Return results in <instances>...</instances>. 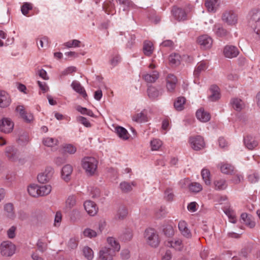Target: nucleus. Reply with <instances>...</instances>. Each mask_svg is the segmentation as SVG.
Masks as SVG:
<instances>
[{"mask_svg":"<svg viewBox=\"0 0 260 260\" xmlns=\"http://www.w3.org/2000/svg\"><path fill=\"white\" fill-rule=\"evenodd\" d=\"M98 161L93 157H85L81 161V166L88 176L94 175L98 169Z\"/></svg>","mask_w":260,"mask_h":260,"instance_id":"nucleus-1","label":"nucleus"},{"mask_svg":"<svg viewBox=\"0 0 260 260\" xmlns=\"http://www.w3.org/2000/svg\"><path fill=\"white\" fill-rule=\"evenodd\" d=\"M146 243L152 247H156L159 244L160 240L156 231L153 229H147L144 235Z\"/></svg>","mask_w":260,"mask_h":260,"instance_id":"nucleus-2","label":"nucleus"},{"mask_svg":"<svg viewBox=\"0 0 260 260\" xmlns=\"http://www.w3.org/2000/svg\"><path fill=\"white\" fill-rule=\"evenodd\" d=\"M250 23L254 32L260 39V9L252 11Z\"/></svg>","mask_w":260,"mask_h":260,"instance_id":"nucleus-3","label":"nucleus"},{"mask_svg":"<svg viewBox=\"0 0 260 260\" xmlns=\"http://www.w3.org/2000/svg\"><path fill=\"white\" fill-rule=\"evenodd\" d=\"M16 251V246L9 241L3 242L0 245V253L4 256H11Z\"/></svg>","mask_w":260,"mask_h":260,"instance_id":"nucleus-4","label":"nucleus"},{"mask_svg":"<svg viewBox=\"0 0 260 260\" xmlns=\"http://www.w3.org/2000/svg\"><path fill=\"white\" fill-rule=\"evenodd\" d=\"M222 20L228 25L235 26L238 23V16L235 12L232 10H228L223 13Z\"/></svg>","mask_w":260,"mask_h":260,"instance_id":"nucleus-5","label":"nucleus"},{"mask_svg":"<svg viewBox=\"0 0 260 260\" xmlns=\"http://www.w3.org/2000/svg\"><path fill=\"white\" fill-rule=\"evenodd\" d=\"M54 173L53 167L48 166L43 172L38 174L37 179L40 183L44 184L49 182L52 178Z\"/></svg>","mask_w":260,"mask_h":260,"instance_id":"nucleus-6","label":"nucleus"},{"mask_svg":"<svg viewBox=\"0 0 260 260\" xmlns=\"http://www.w3.org/2000/svg\"><path fill=\"white\" fill-rule=\"evenodd\" d=\"M188 142L190 147L196 151L202 149L205 147L204 140L200 136L190 137L189 138Z\"/></svg>","mask_w":260,"mask_h":260,"instance_id":"nucleus-7","label":"nucleus"},{"mask_svg":"<svg viewBox=\"0 0 260 260\" xmlns=\"http://www.w3.org/2000/svg\"><path fill=\"white\" fill-rule=\"evenodd\" d=\"M115 253L109 247L106 246L102 247L99 253V260H113Z\"/></svg>","mask_w":260,"mask_h":260,"instance_id":"nucleus-8","label":"nucleus"},{"mask_svg":"<svg viewBox=\"0 0 260 260\" xmlns=\"http://www.w3.org/2000/svg\"><path fill=\"white\" fill-rule=\"evenodd\" d=\"M14 128V123L8 118H4L0 120V131L8 134L11 133Z\"/></svg>","mask_w":260,"mask_h":260,"instance_id":"nucleus-9","label":"nucleus"},{"mask_svg":"<svg viewBox=\"0 0 260 260\" xmlns=\"http://www.w3.org/2000/svg\"><path fill=\"white\" fill-rule=\"evenodd\" d=\"M73 171V167L70 164L63 166L61 171V178L64 181L68 182L71 178V175Z\"/></svg>","mask_w":260,"mask_h":260,"instance_id":"nucleus-10","label":"nucleus"},{"mask_svg":"<svg viewBox=\"0 0 260 260\" xmlns=\"http://www.w3.org/2000/svg\"><path fill=\"white\" fill-rule=\"evenodd\" d=\"M5 153L6 156L11 161L17 159L19 155L18 150L13 146H7Z\"/></svg>","mask_w":260,"mask_h":260,"instance_id":"nucleus-11","label":"nucleus"},{"mask_svg":"<svg viewBox=\"0 0 260 260\" xmlns=\"http://www.w3.org/2000/svg\"><path fill=\"white\" fill-rule=\"evenodd\" d=\"M223 52L224 55L229 58L236 57L239 53L238 49L232 45H226L225 46Z\"/></svg>","mask_w":260,"mask_h":260,"instance_id":"nucleus-12","label":"nucleus"},{"mask_svg":"<svg viewBox=\"0 0 260 260\" xmlns=\"http://www.w3.org/2000/svg\"><path fill=\"white\" fill-rule=\"evenodd\" d=\"M197 42L199 45H200L202 48L204 49L210 48L212 44V40L211 38L206 35L199 37Z\"/></svg>","mask_w":260,"mask_h":260,"instance_id":"nucleus-13","label":"nucleus"},{"mask_svg":"<svg viewBox=\"0 0 260 260\" xmlns=\"http://www.w3.org/2000/svg\"><path fill=\"white\" fill-rule=\"evenodd\" d=\"M208 98L211 102L216 101L220 98V90L218 86L213 85L210 87Z\"/></svg>","mask_w":260,"mask_h":260,"instance_id":"nucleus-14","label":"nucleus"},{"mask_svg":"<svg viewBox=\"0 0 260 260\" xmlns=\"http://www.w3.org/2000/svg\"><path fill=\"white\" fill-rule=\"evenodd\" d=\"M4 214L9 219L11 220L15 218V212L14 207L13 204L8 203L4 206Z\"/></svg>","mask_w":260,"mask_h":260,"instance_id":"nucleus-15","label":"nucleus"},{"mask_svg":"<svg viewBox=\"0 0 260 260\" xmlns=\"http://www.w3.org/2000/svg\"><path fill=\"white\" fill-rule=\"evenodd\" d=\"M84 207L87 213L90 216H94L98 212L96 205L91 201H86L84 203Z\"/></svg>","mask_w":260,"mask_h":260,"instance_id":"nucleus-16","label":"nucleus"},{"mask_svg":"<svg viewBox=\"0 0 260 260\" xmlns=\"http://www.w3.org/2000/svg\"><path fill=\"white\" fill-rule=\"evenodd\" d=\"M178 229L184 237L190 238L192 236L191 232L188 228L187 223L183 220L180 221L178 223Z\"/></svg>","mask_w":260,"mask_h":260,"instance_id":"nucleus-17","label":"nucleus"},{"mask_svg":"<svg viewBox=\"0 0 260 260\" xmlns=\"http://www.w3.org/2000/svg\"><path fill=\"white\" fill-rule=\"evenodd\" d=\"M177 79L176 77L172 74H169L166 78V87L168 90L173 92L176 87Z\"/></svg>","mask_w":260,"mask_h":260,"instance_id":"nucleus-18","label":"nucleus"},{"mask_svg":"<svg viewBox=\"0 0 260 260\" xmlns=\"http://www.w3.org/2000/svg\"><path fill=\"white\" fill-rule=\"evenodd\" d=\"M213 31L215 35L220 38H225L229 35V32L220 24H215Z\"/></svg>","mask_w":260,"mask_h":260,"instance_id":"nucleus-19","label":"nucleus"},{"mask_svg":"<svg viewBox=\"0 0 260 260\" xmlns=\"http://www.w3.org/2000/svg\"><path fill=\"white\" fill-rule=\"evenodd\" d=\"M107 243L109 247L112 250L113 252L116 253L118 252L120 249V245L118 240L113 237H108L106 239Z\"/></svg>","mask_w":260,"mask_h":260,"instance_id":"nucleus-20","label":"nucleus"},{"mask_svg":"<svg viewBox=\"0 0 260 260\" xmlns=\"http://www.w3.org/2000/svg\"><path fill=\"white\" fill-rule=\"evenodd\" d=\"M11 102L9 94L5 91H0V107L9 106Z\"/></svg>","mask_w":260,"mask_h":260,"instance_id":"nucleus-21","label":"nucleus"},{"mask_svg":"<svg viewBox=\"0 0 260 260\" xmlns=\"http://www.w3.org/2000/svg\"><path fill=\"white\" fill-rule=\"evenodd\" d=\"M172 12L175 18L179 21L184 20L187 18V14L182 9L174 7Z\"/></svg>","mask_w":260,"mask_h":260,"instance_id":"nucleus-22","label":"nucleus"},{"mask_svg":"<svg viewBox=\"0 0 260 260\" xmlns=\"http://www.w3.org/2000/svg\"><path fill=\"white\" fill-rule=\"evenodd\" d=\"M196 117L198 120L203 122H207L211 118L210 113L205 111L204 109H200L197 111Z\"/></svg>","mask_w":260,"mask_h":260,"instance_id":"nucleus-23","label":"nucleus"},{"mask_svg":"<svg viewBox=\"0 0 260 260\" xmlns=\"http://www.w3.org/2000/svg\"><path fill=\"white\" fill-rule=\"evenodd\" d=\"M244 142L246 147L249 149H253L258 144V142L255 138L249 135L244 138Z\"/></svg>","mask_w":260,"mask_h":260,"instance_id":"nucleus-24","label":"nucleus"},{"mask_svg":"<svg viewBox=\"0 0 260 260\" xmlns=\"http://www.w3.org/2000/svg\"><path fill=\"white\" fill-rule=\"evenodd\" d=\"M205 6L210 12H215L219 6V0H206Z\"/></svg>","mask_w":260,"mask_h":260,"instance_id":"nucleus-25","label":"nucleus"},{"mask_svg":"<svg viewBox=\"0 0 260 260\" xmlns=\"http://www.w3.org/2000/svg\"><path fill=\"white\" fill-rule=\"evenodd\" d=\"M167 245L178 251L181 250L183 247L182 241L180 239H174L172 240L168 241Z\"/></svg>","mask_w":260,"mask_h":260,"instance_id":"nucleus-26","label":"nucleus"},{"mask_svg":"<svg viewBox=\"0 0 260 260\" xmlns=\"http://www.w3.org/2000/svg\"><path fill=\"white\" fill-rule=\"evenodd\" d=\"M159 74L157 71H153L151 73H147L143 75V79L147 82H154L158 78Z\"/></svg>","mask_w":260,"mask_h":260,"instance_id":"nucleus-27","label":"nucleus"},{"mask_svg":"<svg viewBox=\"0 0 260 260\" xmlns=\"http://www.w3.org/2000/svg\"><path fill=\"white\" fill-rule=\"evenodd\" d=\"M71 86L72 88L78 93L80 94L85 98L87 96V94L84 87L80 84V83L76 81L72 82Z\"/></svg>","mask_w":260,"mask_h":260,"instance_id":"nucleus-28","label":"nucleus"},{"mask_svg":"<svg viewBox=\"0 0 260 260\" xmlns=\"http://www.w3.org/2000/svg\"><path fill=\"white\" fill-rule=\"evenodd\" d=\"M103 9L108 14L113 15L115 13L114 5L113 1H108L104 3Z\"/></svg>","mask_w":260,"mask_h":260,"instance_id":"nucleus-29","label":"nucleus"},{"mask_svg":"<svg viewBox=\"0 0 260 260\" xmlns=\"http://www.w3.org/2000/svg\"><path fill=\"white\" fill-rule=\"evenodd\" d=\"M231 104L234 109L237 111L242 110L245 107L244 102L239 99L234 98L231 101Z\"/></svg>","mask_w":260,"mask_h":260,"instance_id":"nucleus-30","label":"nucleus"},{"mask_svg":"<svg viewBox=\"0 0 260 260\" xmlns=\"http://www.w3.org/2000/svg\"><path fill=\"white\" fill-rule=\"evenodd\" d=\"M28 194L34 198L39 197V185L36 184H31L27 187Z\"/></svg>","mask_w":260,"mask_h":260,"instance_id":"nucleus-31","label":"nucleus"},{"mask_svg":"<svg viewBox=\"0 0 260 260\" xmlns=\"http://www.w3.org/2000/svg\"><path fill=\"white\" fill-rule=\"evenodd\" d=\"M133 120L137 122H145L148 121L145 111H142L133 115Z\"/></svg>","mask_w":260,"mask_h":260,"instance_id":"nucleus-32","label":"nucleus"},{"mask_svg":"<svg viewBox=\"0 0 260 260\" xmlns=\"http://www.w3.org/2000/svg\"><path fill=\"white\" fill-rule=\"evenodd\" d=\"M154 47L153 43L149 41H145L143 45V51L146 55L150 56L153 53Z\"/></svg>","mask_w":260,"mask_h":260,"instance_id":"nucleus-33","label":"nucleus"},{"mask_svg":"<svg viewBox=\"0 0 260 260\" xmlns=\"http://www.w3.org/2000/svg\"><path fill=\"white\" fill-rule=\"evenodd\" d=\"M213 184L215 189L219 190L225 189L228 186L225 180L223 179L215 180Z\"/></svg>","mask_w":260,"mask_h":260,"instance_id":"nucleus-34","label":"nucleus"},{"mask_svg":"<svg viewBox=\"0 0 260 260\" xmlns=\"http://www.w3.org/2000/svg\"><path fill=\"white\" fill-rule=\"evenodd\" d=\"M116 132L119 137L124 140H127L129 137V135L127 130L122 127H117Z\"/></svg>","mask_w":260,"mask_h":260,"instance_id":"nucleus-35","label":"nucleus"},{"mask_svg":"<svg viewBox=\"0 0 260 260\" xmlns=\"http://www.w3.org/2000/svg\"><path fill=\"white\" fill-rule=\"evenodd\" d=\"M52 188L50 184L39 186V197L48 195L51 192Z\"/></svg>","mask_w":260,"mask_h":260,"instance_id":"nucleus-36","label":"nucleus"},{"mask_svg":"<svg viewBox=\"0 0 260 260\" xmlns=\"http://www.w3.org/2000/svg\"><path fill=\"white\" fill-rule=\"evenodd\" d=\"M185 102L186 100L184 97L180 96L178 98L174 104L175 109L178 111L182 110L184 109Z\"/></svg>","mask_w":260,"mask_h":260,"instance_id":"nucleus-37","label":"nucleus"},{"mask_svg":"<svg viewBox=\"0 0 260 260\" xmlns=\"http://www.w3.org/2000/svg\"><path fill=\"white\" fill-rule=\"evenodd\" d=\"M207 68V65L206 62L201 61L198 63L194 71V75L197 77H199L200 73L205 71Z\"/></svg>","mask_w":260,"mask_h":260,"instance_id":"nucleus-38","label":"nucleus"},{"mask_svg":"<svg viewBox=\"0 0 260 260\" xmlns=\"http://www.w3.org/2000/svg\"><path fill=\"white\" fill-rule=\"evenodd\" d=\"M43 144L49 147H52L57 145L59 143L58 140L53 138L46 137L43 140Z\"/></svg>","mask_w":260,"mask_h":260,"instance_id":"nucleus-39","label":"nucleus"},{"mask_svg":"<svg viewBox=\"0 0 260 260\" xmlns=\"http://www.w3.org/2000/svg\"><path fill=\"white\" fill-rule=\"evenodd\" d=\"M147 94L149 98L155 99L161 94V92L155 87L151 86L148 88Z\"/></svg>","mask_w":260,"mask_h":260,"instance_id":"nucleus-40","label":"nucleus"},{"mask_svg":"<svg viewBox=\"0 0 260 260\" xmlns=\"http://www.w3.org/2000/svg\"><path fill=\"white\" fill-rule=\"evenodd\" d=\"M241 218L243 220L244 223L249 228H252L255 226V222L250 219L247 213H242L241 215Z\"/></svg>","mask_w":260,"mask_h":260,"instance_id":"nucleus-41","label":"nucleus"},{"mask_svg":"<svg viewBox=\"0 0 260 260\" xmlns=\"http://www.w3.org/2000/svg\"><path fill=\"white\" fill-rule=\"evenodd\" d=\"M220 169L222 173L226 174H231L234 171V167L229 164H221Z\"/></svg>","mask_w":260,"mask_h":260,"instance_id":"nucleus-42","label":"nucleus"},{"mask_svg":"<svg viewBox=\"0 0 260 260\" xmlns=\"http://www.w3.org/2000/svg\"><path fill=\"white\" fill-rule=\"evenodd\" d=\"M201 175L205 184L207 185H210L211 180L210 171L208 169H203L201 172Z\"/></svg>","mask_w":260,"mask_h":260,"instance_id":"nucleus-43","label":"nucleus"},{"mask_svg":"<svg viewBox=\"0 0 260 260\" xmlns=\"http://www.w3.org/2000/svg\"><path fill=\"white\" fill-rule=\"evenodd\" d=\"M224 212L229 217V221L233 223L237 221V218L235 212L230 209H225Z\"/></svg>","mask_w":260,"mask_h":260,"instance_id":"nucleus-44","label":"nucleus"},{"mask_svg":"<svg viewBox=\"0 0 260 260\" xmlns=\"http://www.w3.org/2000/svg\"><path fill=\"white\" fill-rule=\"evenodd\" d=\"M169 60L172 65H178L180 62L181 56L177 53L172 54L169 56Z\"/></svg>","mask_w":260,"mask_h":260,"instance_id":"nucleus-45","label":"nucleus"},{"mask_svg":"<svg viewBox=\"0 0 260 260\" xmlns=\"http://www.w3.org/2000/svg\"><path fill=\"white\" fill-rule=\"evenodd\" d=\"M62 147L64 152L69 154H74L77 151L76 146L71 144H64Z\"/></svg>","mask_w":260,"mask_h":260,"instance_id":"nucleus-46","label":"nucleus"},{"mask_svg":"<svg viewBox=\"0 0 260 260\" xmlns=\"http://www.w3.org/2000/svg\"><path fill=\"white\" fill-rule=\"evenodd\" d=\"M189 190L192 192L197 193L202 190V186L198 182H193L188 185Z\"/></svg>","mask_w":260,"mask_h":260,"instance_id":"nucleus-47","label":"nucleus"},{"mask_svg":"<svg viewBox=\"0 0 260 260\" xmlns=\"http://www.w3.org/2000/svg\"><path fill=\"white\" fill-rule=\"evenodd\" d=\"M128 211L126 208L125 207H121L118 210L116 216L119 219H123L126 217Z\"/></svg>","mask_w":260,"mask_h":260,"instance_id":"nucleus-48","label":"nucleus"},{"mask_svg":"<svg viewBox=\"0 0 260 260\" xmlns=\"http://www.w3.org/2000/svg\"><path fill=\"white\" fill-rule=\"evenodd\" d=\"M83 235L85 237L93 238L96 237L98 234L94 230L90 228H86L83 231Z\"/></svg>","mask_w":260,"mask_h":260,"instance_id":"nucleus-49","label":"nucleus"},{"mask_svg":"<svg viewBox=\"0 0 260 260\" xmlns=\"http://www.w3.org/2000/svg\"><path fill=\"white\" fill-rule=\"evenodd\" d=\"M162 142L159 139H153L150 142L151 149L152 151L158 150L162 146Z\"/></svg>","mask_w":260,"mask_h":260,"instance_id":"nucleus-50","label":"nucleus"},{"mask_svg":"<svg viewBox=\"0 0 260 260\" xmlns=\"http://www.w3.org/2000/svg\"><path fill=\"white\" fill-rule=\"evenodd\" d=\"M83 252L85 257L88 260H91L94 256L93 250L89 247H85L83 249Z\"/></svg>","mask_w":260,"mask_h":260,"instance_id":"nucleus-51","label":"nucleus"},{"mask_svg":"<svg viewBox=\"0 0 260 260\" xmlns=\"http://www.w3.org/2000/svg\"><path fill=\"white\" fill-rule=\"evenodd\" d=\"M76 203V198L74 196L69 197L66 201V205L67 208L70 209L73 208Z\"/></svg>","mask_w":260,"mask_h":260,"instance_id":"nucleus-52","label":"nucleus"},{"mask_svg":"<svg viewBox=\"0 0 260 260\" xmlns=\"http://www.w3.org/2000/svg\"><path fill=\"white\" fill-rule=\"evenodd\" d=\"M81 42L77 40H73L65 43L63 45L68 48L79 47L80 46Z\"/></svg>","mask_w":260,"mask_h":260,"instance_id":"nucleus-53","label":"nucleus"},{"mask_svg":"<svg viewBox=\"0 0 260 260\" xmlns=\"http://www.w3.org/2000/svg\"><path fill=\"white\" fill-rule=\"evenodd\" d=\"M77 110L82 114L88 115L90 117H93L94 116L92 111L90 110H88L85 108H83L80 106H78Z\"/></svg>","mask_w":260,"mask_h":260,"instance_id":"nucleus-54","label":"nucleus"},{"mask_svg":"<svg viewBox=\"0 0 260 260\" xmlns=\"http://www.w3.org/2000/svg\"><path fill=\"white\" fill-rule=\"evenodd\" d=\"M120 188L124 192H129L132 189V185L126 182H121L120 184Z\"/></svg>","mask_w":260,"mask_h":260,"instance_id":"nucleus-55","label":"nucleus"},{"mask_svg":"<svg viewBox=\"0 0 260 260\" xmlns=\"http://www.w3.org/2000/svg\"><path fill=\"white\" fill-rule=\"evenodd\" d=\"M37 45L39 49L43 48L44 47H48V38L46 37H43L39 39V42H37Z\"/></svg>","mask_w":260,"mask_h":260,"instance_id":"nucleus-56","label":"nucleus"},{"mask_svg":"<svg viewBox=\"0 0 260 260\" xmlns=\"http://www.w3.org/2000/svg\"><path fill=\"white\" fill-rule=\"evenodd\" d=\"M62 220V214L59 211H57L56 213L54 222V226L55 227H58L60 226V223Z\"/></svg>","mask_w":260,"mask_h":260,"instance_id":"nucleus-57","label":"nucleus"},{"mask_svg":"<svg viewBox=\"0 0 260 260\" xmlns=\"http://www.w3.org/2000/svg\"><path fill=\"white\" fill-rule=\"evenodd\" d=\"M132 231L130 230L126 231L122 235V239L124 241H130L133 238Z\"/></svg>","mask_w":260,"mask_h":260,"instance_id":"nucleus-58","label":"nucleus"},{"mask_svg":"<svg viewBox=\"0 0 260 260\" xmlns=\"http://www.w3.org/2000/svg\"><path fill=\"white\" fill-rule=\"evenodd\" d=\"M77 121L87 127H91L90 122L85 118L82 116H79L77 118Z\"/></svg>","mask_w":260,"mask_h":260,"instance_id":"nucleus-59","label":"nucleus"},{"mask_svg":"<svg viewBox=\"0 0 260 260\" xmlns=\"http://www.w3.org/2000/svg\"><path fill=\"white\" fill-rule=\"evenodd\" d=\"M174 198V194L173 193L172 190L170 188H168L166 190L165 192V198L169 201H171L173 200Z\"/></svg>","mask_w":260,"mask_h":260,"instance_id":"nucleus-60","label":"nucleus"},{"mask_svg":"<svg viewBox=\"0 0 260 260\" xmlns=\"http://www.w3.org/2000/svg\"><path fill=\"white\" fill-rule=\"evenodd\" d=\"M32 9V6L30 4L25 3L21 7V11L23 14L26 15L29 10Z\"/></svg>","mask_w":260,"mask_h":260,"instance_id":"nucleus-61","label":"nucleus"},{"mask_svg":"<svg viewBox=\"0 0 260 260\" xmlns=\"http://www.w3.org/2000/svg\"><path fill=\"white\" fill-rule=\"evenodd\" d=\"M16 227L15 226H11L8 231H7V236L10 238L12 239L15 237L16 235Z\"/></svg>","mask_w":260,"mask_h":260,"instance_id":"nucleus-62","label":"nucleus"},{"mask_svg":"<svg viewBox=\"0 0 260 260\" xmlns=\"http://www.w3.org/2000/svg\"><path fill=\"white\" fill-rule=\"evenodd\" d=\"M76 71V68L75 67H70L65 69L61 73V76H66L72 74Z\"/></svg>","mask_w":260,"mask_h":260,"instance_id":"nucleus-63","label":"nucleus"},{"mask_svg":"<svg viewBox=\"0 0 260 260\" xmlns=\"http://www.w3.org/2000/svg\"><path fill=\"white\" fill-rule=\"evenodd\" d=\"M21 118L26 122H30L34 119L33 115L31 113L27 112Z\"/></svg>","mask_w":260,"mask_h":260,"instance_id":"nucleus-64","label":"nucleus"}]
</instances>
